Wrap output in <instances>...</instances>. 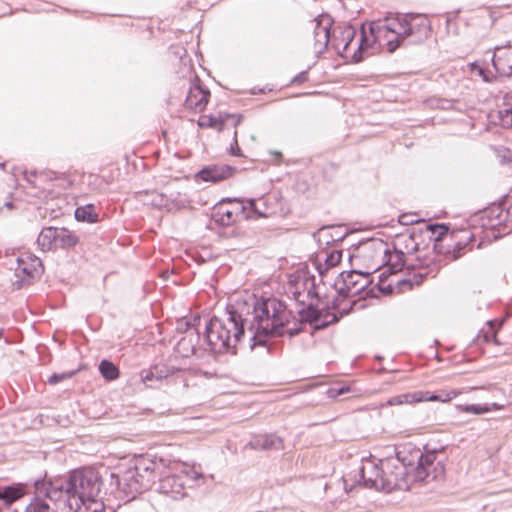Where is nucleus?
<instances>
[{"label": "nucleus", "mask_w": 512, "mask_h": 512, "mask_svg": "<svg viewBox=\"0 0 512 512\" xmlns=\"http://www.w3.org/2000/svg\"><path fill=\"white\" fill-rule=\"evenodd\" d=\"M291 311L284 302L276 298L255 300L232 307L224 318L213 317L206 325L205 336L209 349L214 354L236 353L235 349L247 328L251 348L264 346L270 336L293 337L300 327H290Z\"/></svg>", "instance_id": "f257e3e1"}, {"label": "nucleus", "mask_w": 512, "mask_h": 512, "mask_svg": "<svg viewBox=\"0 0 512 512\" xmlns=\"http://www.w3.org/2000/svg\"><path fill=\"white\" fill-rule=\"evenodd\" d=\"M430 21L422 14H405L387 16L362 26L361 37L357 48L350 53L356 31L352 26L339 27L333 30L331 46L342 57L360 62L363 53L369 49L385 48L389 53L408 44H417L429 37Z\"/></svg>", "instance_id": "f03ea898"}, {"label": "nucleus", "mask_w": 512, "mask_h": 512, "mask_svg": "<svg viewBox=\"0 0 512 512\" xmlns=\"http://www.w3.org/2000/svg\"><path fill=\"white\" fill-rule=\"evenodd\" d=\"M102 481L90 467L71 471L55 481H34V512H55L48 501L64 500L70 512H102L105 505L100 497Z\"/></svg>", "instance_id": "7ed1b4c3"}, {"label": "nucleus", "mask_w": 512, "mask_h": 512, "mask_svg": "<svg viewBox=\"0 0 512 512\" xmlns=\"http://www.w3.org/2000/svg\"><path fill=\"white\" fill-rule=\"evenodd\" d=\"M416 464L411 461L405 463L401 458V452L397 453L394 460H385L384 491L410 490L416 483H430L442 480L445 475V467L441 460H437V452L420 450L414 452Z\"/></svg>", "instance_id": "20e7f679"}, {"label": "nucleus", "mask_w": 512, "mask_h": 512, "mask_svg": "<svg viewBox=\"0 0 512 512\" xmlns=\"http://www.w3.org/2000/svg\"><path fill=\"white\" fill-rule=\"evenodd\" d=\"M363 257L372 254L373 258H378L374 263V271H377L381 265L386 266V270L379 275L378 288L385 294L393 293L394 285L398 286L399 291L405 288L411 289L413 282L410 278H398L397 273L404 267V253L395 251L388 256V249L381 241L372 240L360 247Z\"/></svg>", "instance_id": "39448f33"}, {"label": "nucleus", "mask_w": 512, "mask_h": 512, "mask_svg": "<svg viewBox=\"0 0 512 512\" xmlns=\"http://www.w3.org/2000/svg\"><path fill=\"white\" fill-rule=\"evenodd\" d=\"M213 217L220 225L229 226L242 219L265 218L267 213L258 209L255 199L244 202L237 198H227L214 206Z\"/></svg>", "instance_id": "423d86ee"}, {"label": "nucleus", "mask_w": 512, "mask_h": 512, "mask_svg": "<svg viewBox=\"0 0 512 512\" xmlns=\"http://www.w3.org/2000/svg\"><path fill=\"white\" fill-rule=\"evenodd\" d=\"M351 308V306L348 309L344 308L340 312L338 311L337 304L334 301L332 306L333 311H324L315 309L312 303L308 301L306 305H303V307L298 310L300 320L291 321L290 327H300L301 331L302 324L307 322L312 324L316 330L323 329L330 324L337 322L343 315L348 314Z\"/></svg>", "instance_id": "0eeeda50"}, {"label": "nucleus", "mask_w": 512, "mask_h": 512, "mask_svg": "<svg viewBox=\"0 0 512 512\" xmlns=\"http://www.w3.org/2000/svg\"><path fill=\"white\" fill-rule=\"evenodd\" d=\"M202 474L194 469H184L180 474L160 476L158 491L172 499H181L186 495L187 482H195Z\"/></svg>", "instance_id": "6e6552de"}, {"label": "nucleus", "mask_w": 512, "mask_h": 512, "mask_svg": "<svg viewBox=\"0 0 512 512\" xmlns=\"http://www.w3.org/2000/svg\"><path fill=\"white\" fill-rule=\"evenodd\" d=\"M459 394L460 391L457 390L442 391L438 394H432L429 391L419 390L392 396L386 401L385 404H383V406H397L403 404L419 403L424 401L447 402L457 397Z\"/></svg>", "instance_id": "1a4fd4ad"}, {"label": "nucleus", "mask_w": 512, "mask_h": 512, "mask_svg": "<svg viewBox=\"0 0 512 512\" xmlns=\"http://www.w3.org/2000/svg\"><path fill=\"white\" fill-rule=\"evenodd\" d=\"M144 486L149 489L163 475L166 463L162 458L142 457L136 460L134 467Z\"/></svg>", "instance_id": "9d476101"}, {"label": "nucleus", "mask_w": 512, "mask_h": 512, "mask_svg": "<svg viewBox=\"0 0 512 512\" xmlns=\"http://www.w3.org/2000/svg\"><path fill=\"white\" fill-rule=\"evenodd\" d=\"M371 283L370 272L350 271L342 273V285L339 294L343 297L360 295Z\"/></svg>", "instance_id": "9b49d317"}, {"label": "nucleus", "mask_w": 512, "mask_h": 512, "mask_svg": "<svg viewBox=\"0 0 512 512\" xmlns=\"http://www.w3.org/2000/svg\"><path fill=\"white\" fill-rule=\"evenodd\" d=\"M112 478H116L119 490L124 494L127 501L135 499L137 494L147 490L142 483L137 472L132 467L125 470L122 474H111Z\"/></svg>", "instance_id": "f8f14e48"}, {"label": "nucleus", "mask_w": 512, "mask_h": 512, "mask_svg": "<svg viewBox=\"0 0 512 512\" xmlns=\"http://www.w3.org/2000/svg\"><path fill=\"white\" fill-rule=\"evenodd\" d=\"M380 466L372 460H365L359 469L363 485L367 488L384 491L385 461Z\"/></svg>", "instance_id": "ddd939ff"}, {"label": "nucleus", "mask_w": 512, "mask_h": 512, "mask_svg": "<svg viewBox=\"0 0 512 512\" xmlns=\"http://www.w3.org/2000/svg\"><path fill=\"white\" fill-rule=\"evenodd\" d=\"M333 25V19L328 14H321L315 19L314 40L315 50L322 53L331 44L332 35L330 29Z\"/></svg>", "instance_id": "4468645a"}, {"label": "nucleus", "mask_w": 512, "mask_h": 512, "mask_svg": "<svg viewBox=\"0 0 512 512\" xmlns=\"http://www.w3.org/2000/svg\"><path fill=\"white\" fill-rule=\"evenodd\" d=\"M288 295L300 305H306L315 295L314 281L308 277H298L294 283H290L287 288Z\"/></svg>", "instance_id": "2eb2a0df"}, {"label": "nucleus", "mask_w": 512, "mask_h": 512, "mask_svg": "<svg viewBox=\"0 0 512 512\" xmlns=\"http://www.w3.org/2000/svg\"><path fill=\"white\" fill-rule=\"evenodd\" d=\"M200 341L199 333L196 331H189L183 336L176 344L175 350L177 354L182 357L195 356L199 359L204 357V350L197 348V344Z\"/></svg>", "instance_id": "dca6fc26"}, {"label": "nucleus", "mask_w": 512, "mask_h": 512, "mask_svg": "<svg viewBox=\"0 0 512 512\" xmlns=\"http://www.w3.org/2000/svg\"><path fill=\"white\" fill-rule=\"evenodd\" d=\"M210 92L202 88L199 83H193L185 99V107L194 112H202L209 100Z\"/></svg>", "instance_id": "f3484780"}, {"label": "nucleus", "mask_w": 512, "mask_h": 512, "mask_svg": "<svg viewBox=\"0 0 512 512\" xmlns=\"http://www.w3.org/2000/svg\"><path fill=\"white\" fill-rule=\"evenodd\" d=\"M492 64L500 75H512V45L495 47Z\"/></svg>", "instance_id": "a211bd4d"}, {"label": "nucleus", "mask_w": 512, "mask_h": 512, "mask_svg": "<svg viewBox=\"0 0 512 512\" xmlns=\"http://www.w3.org/2000/svg\"><path fill=\"white\" fill-rule=\"evenodd\" d=\"M249 445L255 450L279 451L284 448L283 439L274 433L255 435Z\"/></svg>", "instance_id": "6ab92c4d"}, {"label": "nucleus", "mask_w": 512, "mask_h": 512, "mask_svg": "<svg viewBox=\"0 0 512 512\" xmlns=\"http://www.w3.org/2000/svg\"><path fill=\"white\" fill-rule=\"evenodd\" d=\"M29 482H13L9 485L0 484V500L9 507L13 502L28 493Z\"/></svg>", "instance_id": "aec40b11"}, {"label": "nucleus", "mask_w": 512, "mask_h": 512, "mask_svg": "<svg viewBox=\"0 0 512 512\" xmlns=\"http://www.w3.org/2000/svg\"><path fill=\"white\" fill-rule=\"evenodd\" d=\"M150 203L159 209H166L170 211L174 208L184 207L187 203V200L185 197H182L180 193H177L176 195L171 194L168 197L164 194L154 192L151 194Z\"/></svg>", "instance_id": "412c9836"}, {"label": "nucleus", "mask_w": 512, "mask_h": 512, "mask_svg": "<svg viewBox=\"0 0 512 512\" xmlns=\"http://www.w3.org/2000/svg\"><path fill=\"white\" fill-rule=\"evenodd\" d=\"M233 168L228 165H214L202 169L198 177L206 182H219L232 175Z\"/></svg>", "instance_id": "4be33fe9"}, {"label": "nucleus", "mask_w": 512, "mask_h": 512, "mask_svg": "<svg viewBox=\"0 0 512 512\" xmlns=\"http://www.w3.org/2000/svg\"><path fill=\"white\" fill-rule=\"evenodd\" d=\"M37 244L42 251L57 248V228H43L37 238Z\"/></svg>", "instance_id": "5701e85b"}, {"label": "nucleus", "mask_w": 512, "mask_h": 512, "mask_svg": "<svg viewBox=\"0 0 512 512\" xmlns=\"http://www.w3.org/2000/svg\"><path fill=\"white\" fill-rule=\"evenodd\" d=\"M74 215L75 219L79 222L96 223L99 220L97 208L94 204L77 207Z\"/></svg>", "instance_id": "b1692460"}, {"label": "nucleus", "mask_w": 512, "mask_h": 512, "mask_svg": "<svg viewBox=\"0 0 512 512\" xmlns=\"http://www.w3.org/2000/svg\"><path fill=\"white\" fill-rule=\"evenodd\" d=\"M78 239L69 230L57 228V247L66 248L76 245Z\"/></svg>", "instance_id": "393cba45"}, {"label": "nucleus", "mask_w": 512, "mask_h": 512, "mask_svg": "<svg viewBox=\"0 0 512 512\" xmlns=\"http://www.w3.org/2000/svg\"><path fill=\"white\" fill-rule=\"evenodd\" d=\"M17 280L12 283L14 290H20L24 286L32 284V268L29 265L24 266Z\"/></svg>", "instance_id": "a878e982"}, {"label": "nucleus", "mask_w": 512, "mask_h": 512, "mask_svg": "<svg viewBox=\"0 0 512 512\" xmlns=\"http://www.w3.org/2000/svg\"><path fill=\"white\" fill-rule=\"evenodd\" d=\"M101 375L107 380H115L119 377V369L109 360H102L99 364Z\"/></svg>", "instance_id": "bb28decb"}, {"label": "nucleus", "mask_w": 512, "mask_h": 512, "mask_svg": "<svg viewBox=\"0 0 512 512\" xmlns=\"http://www.w3.org/2000/svg\"><path fill=\"white\" fill-rule=\"evenodd\" d=\"M488 328L487 330H482L477 337V340L480 341L483 338V341L486 343L494 342L497 343L496 337V329L500 326L497 321H489L487 322Z\"/></svg>", "instance_id": "cd10ccee"}, {"label": "nucleus", "mask_w": 512, "mask_h": 512, "mask_svg": "<svg viewBox=\"0 0 512 512\" xmlns=\"http://www.w3.org/2000/svg\"><path fill=\"white\" fill-rule=\"evenodd\" d=\"M498 116L503 127L512 128V107L509 103H505L504 107L499 109Z\"/></svg>", "instance_id": "c85d7f7f"}, {"label": "nucleus", "mask_w": 512, "mask_h": 512, "mask_svg": "<svg viewBox=\"0 0 512 512\" xmlns=\"http://www.w3.org/2000/svg\"><path fill=\"white\" fill-rule=\"evenodd\" d=\"M16 262L17 267L15 268V276L19 277L21 273L20 268H23L26 265H29L32 268V251L28 249L22 255L17 256Z\"/></svg>", "instance_id": "c756f323"}, {"label": "nucleus", "mask_w": 512, "mask_h": 512, "mask_svg": "<svg viewBox=\"0 0 512 512\" xmlns=\"http://www.w3.org/2000/svg\"><path fill=\"white\" fill-rule=\"evenodd\" d=\"M428 229L432 232V234L435 236L436 241L442 240V238L447 235L448 233V226L445 224H429Z\"/></svg>", "instance_id": "7c9ffc66"}, {"label": "nucleus", "mask_w": 512, "mask_h": 512, "mask_svg": "<svg viewBox=\"0 0 512 512\" xmlns=\"http://www.w3.org/2000/svg\"><path fill=\"white\" fill-rule=\"evenodd\" d=\"M198 125L201 128H215L221 125V122L215 117L203 115L199 118Z\"/></svg>", "instance_id": "2f4dec72"}, {"label": "nucleus", "mask_w": 512, "mask_h": 512, "mask_svg": "<svg viewBox=\"0 0 512 512\" xmlns=\"http://www.w3.org/2000/svg\"><path fill=\"white\" fill-rule=\"evenodd\" d=\"M465 233V242L462 243V242H459L456 244V246L454 247V250L452 252V257L454 260L460 258L462 256V250L465 249V247L467 246L468 242H470L472 240V236L468 233V232H464Z\"/></svg>", "instance_id": "473e14b6"}, {"label": "nucleus", "mask_w": 512, "mask_h": 512, "mask_svg": "<svg viewBox=\"0 0 512 512\" xmlns=\"http://www.w3.org/2000/svg\"><path fill=\"white\" fill-rule=\"evenodd\" d=\"M462 410L467 412V413H472V414L479 415V414L490 412L491 408L488 406V404L485 405V406H480V405H476V404H470V405L463 406Z\"/></svg>", "instance_id": "72a5a7b5"}, {"label": "nucleus", "mask_w": 512, "mask_h": 512, "mask_svg": "<svg viewBox=\"0 0 512 512\" xmlns=\"http://www.w3.org/2000/svg\"><path fill=\"white\" fill-rule=\"evenodd\" d=\"M342 258V252L341 251H332L330 254L326 255V265L328 267L336 266L338 263H340Z\"/></svg>", "instance_id": "f704fd0d"}, {"label": "nucleus", "mask_w": 512, "mask_h": 512, "mask_svg": "<svg viewBox=\"0 0 512 512\" xmlns=\"http://www.w3.org/2000/svg\"><path fill=\"white\" fill-rule=\"evenodd\" d=\"M149 370L153 373V376L157 381H161L168 376V370L165 366L156 365Z\"/></svg>", "instance_id": "c9c22d12"}, {"label": "nucleus", "mask_w": 512, "mask_h": 512, "mask_svg": "<svg viewBox=\"0 0 512 512\" xmlns=\"http://www.w3.org/2000/svg\"><path fill=\"white\" fill-rule=\"evenodd\" d=\"M3 206L8 208V209H10V210L11 209H24L22 207V201L19 200L18 198H16L15 200L5 201Z\"/></svg>", "instance_id": "e433bc0d"}, {"label": "nucleus", "mask_w": 512, "mask_h": 512, "mask_svg": "<svg viewBox=\"0 0 512 512\" xmlns=\"http://www.w3.org/2000/svg\"><path fill=\"white\" fill-rule=\"evenodd\" d=\"M140 375H141L142 381L145 384H147L148 386H152L149 383L152 382L155 379V377L153 376V373L150 372V370H143Z\"/></svg>", "instance_id": "4c0bfd02"}, {"label": "nucleus", "mask_w": 512, "mask_h": 512, "mask_svg": "<svg viewBox=\"0 0 512 512\" xmlns=\"http://www.w3.org/2000/svg\"><path fill=\"white\" fill-rule=\"evenodd\" d=\"M67 377H70V374H53L52 376L49 377V380L48 382L52 385L54 384H57L59 382H61L62 380H64L65 378Z\"/></svg>", "instance_id": "58836bf2"}, {"label": "nucleus", "mask_w": 512, "mask_h": 512, "mask_svg": "<svg viewBox=\"0 0 512 512\" xmlns=\"http://www.w3.org/2000/svg\"><path fill=\"white\" fill-rule=\"evenodd\" d=\"M308 80V73L307 71H302L299 74H297L293 79L292 83H303Z\"/></svg>", "instance_id": "ea45409f"}, {"label": "nucleus", "mask_w": 512, "mask_h": 512, "mask_svg": "<svg viewBox=\"0 0 512 512\" xmlns=\"http://www.w3.org/2000/svg\"><path fill=\"white\" fill-rule=\"evenodd\" d=\"M33 271H34V275L35 274H39V273H43V264L42 262L34 256V268H33Z\"/></svg>", "instance_id": "a19ab883"}, {"label": "nucleus", "mask_w": 512, "mask_h": 512, "mask_svg": "<svg viewBox=\"0 0 512 512\" xmlns=\"http://www.w3.org/2000/svg\"><path fill=\"white\" fill-rule=\"evenodd\" d=\"M348 391H349L348 388H340L338 390H336V389H329L328 393H329L330 397H337V396L342 395V394H344V393H346Z\"/></svg>", "instance_id": "79ce46f5"}, {"label": "nucleus", "mask_w": 512, "mask_h": 512, "mask_svg": "<svg viewBox=\"0 0 512 512\" xmlns=\"http://www.w3.org/2000/svg\"><path fill=\"white\" fill-rule=\"evenodd\" d=\"M477 72L483 78L484 81H486V82H490L491 81L492 78L490 77V72L485 71L481 67L477 68Z\"/></svg>", "instance_id": "37998d69"}, {"label": "nucleus", "mask_w": 512, "mask_h": 512, "mask_svg": "<svg viewBox=\"0 0 512 512\" xmlns=\"http://www.w3.org/2000/svg\"><path fill=\"white\" fill-rule=\"evenodd\" d=\"M453 106V103L450 100L441 99L438 101L437 107L441 109H449Z\"/></svg>", "instance_id": "c03bdc74"}, {"label": "nucleus", "mask_w": 512, "mask_h": 512, "mask_svg": "<svg viewBox=\"0 0 512 512\" xmlns=\"http://www.w3.org/2000/svg\"><path fill=\"white\" fill-rule=\"evenodd\" d=\"M23 178L26 180L28 184H32V170L29 171L27 169L23 170L22 172Z\"/></svg>", "instance_id": "a18cd8bd"}, {"label": "nucleus", "mask_w": 512, "mask_h": 512, "mask_svg": "<svg viewBox=\"0 0 512 512\" xmlns=\"http://www.w3.org/2000/svg\"><path fill=\"white\" fill-rule=\"evenodd\" d=\"M255 205L258 207L259 210L266 212L267 216L269 215L265 207V203L262 200H258V202L255 201Z\"/></svg>", "instance_id": "49530a36"}, {"label": "nucleus", "mask_w": 512, "mask_h": 512, "mask_svg": "<svg viewBox=\"0 0 512 512\" xmlns=\"http://www.w3.org/2000/svg\"><path fill=\"white\" fill-rule=\"evenodd\" d=\"M488 406L491 408V411L492 410H500L504 407L503 405H500L497 403H492L491 405H488Z\"/></svg>", "instance_id": "de8ad7c7"}, {"label": "nucleus", "mask_w": 512, "mask_h": 512, "mask_svg": "<svg viewBox=\"0 0 512 512\" xmlns=\"http://www.w3.org/2000/svg\"><path fill=\"white\" fill-rule=\"evenodd\" d=\"M24 512H32V498L30 499V502L26 505Z\"/></svg>", "instance_id": "09e8293b"}, {"label": "nucleus", "mask_w": 512, "mask_h": 512, "mask_svg": "<svg viewBox=\"0 0 512 512\" xmlns=\"http://www.w3.org/2000/svg\"><path fill=\"white\" fill-rule=\"evenodd\" d=\"M7 161L0 162V169L6 171Z\"/></svg>", "instance_id": "8fccbe9b"}, {"label": "nucleus", "mask_w": 512, "mask_h": 512, "mask_svg": "<svg viewBox=\"0 0 512 512\" xmlns=\"http://www.w3.org/2000/svg\"><path fill=\"white\" fill-rule=\"evenodd\" d=\"M29 299H30V296L27 298V309L32 314V307L29 304Z\"/></svg>", "instance_id": "3c124183"}, {"label": "nucleus", "mask_w": 512, "mask_h": 512, "mask_svg": "<svg viewBox=\"0 0 512 512\" xmlns=\"http://www.w3.org/2000/svg\"><path fill=\"white\" fill-rule=\"evenodd\" d=\"M239 151H240V149L237 147L236 149L232 150V154L235 155V156H238L239 155V153H238Z\"/></svg>", "instance_id": "603ef678"}, {"label": "nucleus", "mask_w": 512, "mask_h": 512, "mask_svg": "<svg viewBox=\"0 0 512 512\" xmlns=\"http://www.w3.org/2000/svg\"><path fill=\"white\" fill-rule=\"evenodd\" d=\"M4 332H5L4 328H0V339L3 337Z\"/></svg>", "instance_id": "864d4df0"}, {"label": "nucleus", "mask_w": 512, "mask_h": 512, "mask_svg": "<svg viewBox=\"0 0 512 512\" xmlns=\"http://www.w3.org/2000/svg\"><path fill=\"white\" fill-rule=\"evenodd\" d=\"M0 512H2V507L0 506Z\"/></svg>", "instance_id": "5fc2aeb1"}, {"label": "nucleus", "mask_w": 512, "mask_h": 512, "mask_svg": "<svg viewBox=\"0 0 512 512\" xmlns=\"http://www.w3.org/2000/svg\"><path fill=\"white\" fill-rule=\"evenodd\" d=\"M13 512H18L17 510H14Z\"/></svg>", "instance_id": "6e6d98bb"}]
</instances>
